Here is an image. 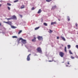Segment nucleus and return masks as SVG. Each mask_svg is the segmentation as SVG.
<instances>
[{"mask_svg": "<svg viewBox=\"0 0 78 78\" xmlns=\"http://www.w3.org/2000/svg\"><path fill=\"white\" fill-rule=\"evenodd\" d=\"M64 62H62V63H64Z\"/></svg>", "mask_w": 78, "mask_h": 78, "instance_id": "a19ab883", "label": "nucleus"}, {"mask_svg": "<svg viewBox=\"0 0 78 78\" xmlns=\"http://www.w3.org/2000/svg\"><path fill=\"white\" fill-rule=\"evenodd\" d=\"M22 30H20L18 33V34H20L22 32Z\"/></svg>", "mask_w": 78, "mask_h": 78, "instance_id": "b1692460", "label": "nucleus"}, {"mask_svg": "<svg viewBox=\"0 0 78 78\" xmlns=\"http://www.w3.org/2000/svg\"><path fill=\"white\" fill-rule=\"evenodd\" d=\"M69 54H71V55H73V53L71 51L69 50Z\"/></svg>", "mask_w": 78, "mask_h": 78, "instance_id": "412c9836", "label": "nucleus"}, {"mask_svg": "<svg viewBox=\"0 0 78 78\" xmlns=\"http://www.w3.org/2000/svg\"><path fill=\"white\" fill-rule=\"evenodd\" d=\"M2 5L1 4H0V7H1Z\"/></svg>", "mask_w": 78, "mask_h": 78, "instance_id": "e433bc0d", "label": "nucleus"}, {"mask_svg": "<svg viewBox=\"0 0 78 78\" xmlns=\"http://www.w3.org/2000/svg\"><path fill=\"white\" fill-rule=\"evenodd\" d=\"M52 32V30H51V29H49V33L51 34Z\"/></svg>", "mask_w": 78, "mask_h": 78, "instance_id": "6ab92c4d", "label": "nucleus"}, {"mask_svg": "<svg viewBox=\"0 0 78 78\" xmlns=\"http://www.w3.org/2000/svg\"><path fill=\"white\" fill-rule=\"evenodd\" d=\"M57 7L56 5H55L54 6H52V9H51V10H54V9H53L54 8H56Z\"/></svg>", "mask_w": 78, "mask_h": 78, "instance_id": "f8f14e48", "label": "nucleus"}, {"mask_svg": "<svg viewBox=\"0 0 78 78\" xmlns=\"http://www.w3.org/2000/svg\"><path fill=\"white\" fill-rule=\"evenodd\" d=\"M56 24V22H51V25H54V24Z\"/></svg>", "mask_w": 78, "mask_h": 78, "instance_id": "9b49d317", "label": "nucleus"}, {"mask_svg": "<svg viewBox=\"0 0 78 78\" xmlns=\"http://www.w3.org/2000/svg\"><path fill=\"white\" fill-rule=\"evenodd\" d=\"M75 25L76 27H78L77 23H76Z\"/></svg>", "mask_w": 78, "mask_h": 78, "instance_id": "2f4dec72", "label": "nucleus"}, {"mask_svg": "<svg viewBox=\"0 0 78 78\" xmlns=\"http://www.w3.org/2000/svg\"><path fill=\"white\" fill-rule=\"evenodd\" d=\"M7 5H9V6H11V4L9 3H7Z\"/></svg>", "mask_w": 78, "mask_h": 78, "instance_id": "cd10ccee", "label": "nucleus"}, {"mask_svg": "<svg viewBox=\"0 0 78 78\" xmlns=\"http://www.w3.org/2000/svg\"><path fill=\"white\" fill-rule=\"evenodd\" d=\"M42 12V10L41 9H39L38 11L37 12L38 14Z\"/></svg>", "mask_w": 78, "mask_h": 78, "instance_id": "1a4fd4ad", "label": "nucleus"}, {"mask_svg": "<svg viewBox=\"0 0 78 78\" xmlns=\"http://www.w3.org/2000/svg\"><path fill=\"white\" fill-rule=\"evenodd\" d=\"M78 34V33H77V34Z\"/></svg>", "mask_w": 78, "mask_h": 78, "instance_id": "79ce46f5", "label": "nucleus"}, {"mask_svg": "<svg viewBox=\"0 0 78 78\" xmlns=\"http://www.w3.org/2000/svg\"><path fill=\"white\" fill-rule=\"evenodd\" d=\"M67 19L68 21H69L70 20V18L69 16H67Z\"/></svg>", "mask_w": 78, "mask_h": 78, "instance_id": "2eb2a0df", "label": "nucleus"}, {"mask_svg": "<svg viewBox=\"0 0 78 78\" xmlns=\"http://www.w3.org/2000/svg\"><path fill=\"white\" fill-rule=\"evenodd\" d=\"M11 28H13V29H15L16 28H17L16 27H15L14 26H11Z\"/></svg>", "mask_w": 78, "mask_h": 78, "instance_id": "4468645a", "label": "nucleus"}, {"mask_svg": "<svg viewBox=\"0 0 78 78\" xmlns=\"http://www.w3.org/2000/svg\"><path fill=\"white\" fill-rule=\"evenodd\" d=\"M36 37H34V39L32 40V41L34 42H36Z\"/></svg>", "mask_w": 78, "mask_h": 78, "instance_id": "0eeeda50", "label": "nucleus"}, {"mask_svg": "<svg viewBox=\"0 0 78 78\" xmlns=\"http://www.w3.org/2000/svg\"><path fill=\"white\" fill-rule=\"evenodd\" d=\"M64 53L63 52H60L59 53V55H60V56H61V57H63L64 56Z\"/></svg>", "mask_w": 78, "mask_h": 78, "instance_id": "7ed1b4c3", "label": "nucleus"}, {"mask_svg": "<svg viewBox=\"0 0 78 78\" xmlns=\"http://www.w3.org/2000/svg\"><path fill=\"white\" fill-rule=\"evenodd\" d=\"M37 51L40 53H42V50L41 49V48H40V47H39V48H37Z\"/></svg>", "mask_w": 78, "mask_h": 78, "instance_id": "f03ea898", "label": "nucleus"}, {"mask_svg": "<svg viewBox=\"0 0 78 78\" xmlns=\"http://www.w3.org/2000/svg\"><path fill=\"white\" fill-rule=\"evenodd\" d=\"M67 64L69 65L70 64L69 62H67Z\"/></svg>", "mask_w": 78, "mask_h": 78, "instance_id": "f704fd0d", "label": "nucleus"}, {"mask_svg": "<svg viewBox=\"0 0 78 78\" xmlns=\"http://www.w3.org/2000/svg\"><path fill=\"white\" fill-rule=\"evenodd\" d=\"M52 1V0H46V1L48 2H51Z\"/></svg>", "mask_w": 78, "mask_h": 78, "instance_id": "f3484780", "label": "nucleus"}, {"mask_svg": "<svg viewBox=\"0 0 78 78\" xmlns=\"http://www.w3.org/2000/svg\"><path fill=\"white\" fill-rule=\"evenodd\" d=\"M34 9H35V8L34 7H33L32 9H31V10H33Z\"/></svg>", "mask_w": 78, "mask_h": 78, "instance_id": "c756f323", "label": "nucleus"}, {"mask_svg": "<svg viewBox=\"0 0 78 78\" xmlns=\"http://www.w3.org/2000/svg\"><path fill=\"white\" fill-rule=\"evenodd\" d=\"M61 38L62 39H63V40L64 41H66V40L65 38H64V37H62V36H61Z\"/></svg>", "mask_w": 78, "mask_h": 78, "instance_id": "9d476101", "label": "nucleus"}, {"mask_svg": "<svg viewBox=\"0 0 78 78\" xmlns=\"http://www.w3.org/2000/svg\"><path fill=\"white\" fill-rule=\"evenodd\" d=\"M19 1L18 0H16L14 1V2H16Z\"/></svg>", "mask_w": 78, "mask_h": 78, "instance_id": "bb28decb", "label": "nucleus"}, {"mask_svg": "<svg viewBox=\"0 0 78 78\" xmlns=\"http://www.w3.org/2000/svg\"><path fill=\"white\" fill-rule=\"evenodd\" d=\"M57 39H59V37H57Z\"/></svg>", "mask_w": 78, "mask_h": 78, "instance_id": "c9c22d12", "label": "nucleus"}, {"mask_svg": "<svg viewBox=\"0 0 78 78\" xmlns=\"http://www.w3.org/2000/svg\"><path fill=\"white\" fill-rule=\"evenodd\" d=\"M31 55V54H29V55H28L27 57V60L28 61H29L30 60V56Z\"/></svg>", "mask_w": 78, "mask_h": 78, "instance_id": "423d86ee", "label": "nucleus"}, {"mask_svg": "<svg viewBox=\"0 0 78 78\" xmlns=\"http://www.w3.org/2000/svg\"><path fill=\"white\" fill-rule=\"evenodd\" d=\"M5 23H7V24H8L10 25V26H11L12 23L10 21L5 22Z\"/></svg>", "mask_w": 78, "mask_h": 78, "instance_id": "39448f33", "label": "nucleus"}, {"mask_svg": "<svg viewBox=\"0 0 78 78\" xmlns=\"http://www.w3.org/2000/svg\"><path fill=\"white\" fill-rule=\"evenodd\" d=\"M66 67L68 66V65H66Z\"/></svg>", "mask_w": 78, "mask_h": 78, "instance_id": "58836bf2", "label": "nucleus"}, {"mask_svg": "<svg viewBox=\"0 0 78 78\" xmlns=\"http://www.w3.org/2000/svg\"><path fill=\"white\" fill-rule=\"evenodd\" d=\"M39 28H40L39 27H36V28H35V30H37Z\"/></svg>", "mask_w": 78, "mask_h": 78, "instance_id": "dca6fc26", "label": "nucleus"}, {"mask_svg": "<svg viewBox=\"0 0 78 78\" xmlns=\"http://www.w3.org/2000/svg\"><path fill=\"white\" fill-rule=\"evenodd\" d=\"M8 9H9V10H10V8L9 7H8Z\"/></svg>", "mask_w": 78, "mask_h": 78, "instance_id": "473e14b6", "label": "nucleus"}, {"mask_svg": "<svg viewBox=\"0 0 78 78\" xmlns=\"http://www.w3.org/2000/svg\"><path fill=\"white\" fill-rule=\"evenodd\" d=\"M65 52H67L66 47V46L65 47Z\"/></svg>", "mask_w": 78, "mask_h": 78, "instance_id": "4be33fe9", "label": "nucleus"}, {"mask_svg": "<svg viewBox=\"0 0 78 78\" xmlns=\"http://www.w3.org/2000/svg\"><path fill=\"white\" fill-rule=\"evenodd\" d=\"M52 61H48V62H51L54 61V59L53 58H52Z\"/></svg>", "mask_w": 78, "mask_h": 78, "instance_id": "393cba45", "label": "nucleus"}, {"mask_svg": "<svg viewBox=\"0 0 78 78\" xmlns=\"http://www.w3.org/2000/svg\"><path fill=\"white\" fill-rule=\"evenodd\" d=\"M17 37L16 36H12V38H16Z\"/></svg>", "mask_w": 78, "mask_h": 78, "instance_id": "a878e982", "label": "nucleus"}, {"mask_svg": "<svg viewBox=\"0 0 78 78\" xmlns=\"http://www.w3.org/2000/svg\"><path fill=\"white\" fill-rule=\"evenodd\" d=\"M67 47L68 49H70L71 47V46L70 45H67Z\"/></svg>", "mask_w": 78, "mask_h": 78, "instance_id": "a211bd4d", "label": "nucleus"}, {"mask_svg": "<svg viewBox=\"0 0 78 78\" xmlns=\"http://www.w3.org/2000/svg\"><path fill=\"white\" fill-rule=\"evenodd\" d=\"M7 19L8 20H12V18H7Z\"/></svg>", "mask_w": 78, "mask_h": 78, "instance_id": "5701e85b", "label": "nucleus"}, {"mask_svg": "<svg viewBox=\"0 0 78 78\" xmlns=\"http://www.w3.org/2000/svg\"><path fill=\"white\" fill-rule=\"evenodd\" d=\"M12 17L13 19L16 20L17 19L16 17L15 16V15L13 16Z\"/></svg>", "mask_w": 78, "mask_h": 78, "instance_id": "6e6552de", "label": "nucleus"}, {"mask_svg": "<svg viewBox=\"0 0 78 78\" xmlns=\"http://www.w3.org/2000/svg\"><path fill=\"white\" fill-rule=\"evenodd\" d=\"M37 38L38 39V40L40 41L43 40L42 37H41L40 36H39Z\"/></svg>", "mask_w": 78, "mask_h": 78, "instance_id": "20e7f679", "label": "nucleus"}, {"mask_svg": "<svg viewBox=\"0 0 78 78\" xmlns=\"http://www.w3.org/2000/svg\"><path fill=\"white\" fill-rule=\"evenodd\" d=\"M20 16L22 18L23 17V16L21 15H20Z\"/></svg>", "mask_w": 78, "mask_h": 78, "instance_id": "72a5a7b5", "label": "nucleus"}, {"mask_svg": "<svg viewBox=\"0 0 78 78\" xmlns=\"http://www.w3.org/2000/svg\"><path fill=\"white\" fill-rule=\"evenodd\" d=\"M20 40H22L21 42L23 44H25L26 43V40H23L22 38H20L19 41H18V42H19Z\"/></svg>", "mask_w": 78, "mask_h": 78, "instance_id": "f257e3e1", "label": "nucleus"}, {"mask_svg": "<svg viewBox=\"0 0 78 78\" xmlns=\"http://www.w3.org/2000/svg\"><path fill=\"white\" fill-rule=\"evenodd\" d=\"M76 48L77 49H78V45H76Z\"/></svg>", "mask_w": 78, "mask_h": 78, "instance_id": "7c9ffc66", "label": "nucleus"}, {"mask_svg": "<svg viewBox=\"0 0 78 78\" xmlns=\"http://www.w3.org/2000/svg\"><path fill=\"white\" fill-rule=\"evenodd\" d=\"M0 26H2V24L1 23H0Z\"/></svg>", "mask_w": 78, "mask_h": 78, "instance_id": "4c0bfd02", "label": "nucleus"}, {"mask_svg": "<svg viewBox=\"0 0 78 78\" xmlns=\"http://www.w3.org/2000/svg\"><path fill=\"white\" fill-rule=\"evenodd\" d=\"M71 58L72 59H74L75 58H74V57H72V56H71Z\"/></svg>", "mask_w": 78, "mask_h": 78, "instance_id": "c85d7f7f", "label": "nucleus"}, {"mask_svg": "<svg viewBox=\"0 0 78 78\" xmlns=\"http://www.w3.org/2000/svg\"><path fill=\"white\" fill-rule=\"evenodd\" d=\"M24 8H25V6L24 5H22L21 6V7H20L21 9H24Z\"/></svg>", "mask_w": 78, "mask_h": 78, "instance_id": "ddd939ff", "label": "nucleus"}, {"mask_svg": "<svg viewBox=\"0 0 78 78\" xmlns=\"http://www.w3.org/2000/svg\"><path fill=\"white\" fill-rule=\"evenodd\" d=\"M55 8V7L53 8V9H54Z\"/></svg>", "mask_w": 78, "mask_h": 78, "instance_id": "ea45409f", "label": "nucleus"}, {"mask_svg": "<svg viewBox=\"0 0 78 78\" xmlns=\"http://www.w3.org/2000/svg\"><path fill=\"white\" fill-rule=\"evenodd\" d=\"M43 24H44V25L45 26H47L48 25H47V23H43Z\"/></svg>", "mask_w": 78, "mask_h": 78, "instance_id": "aec40b11", "label": "nucleus"}]
</instances>
